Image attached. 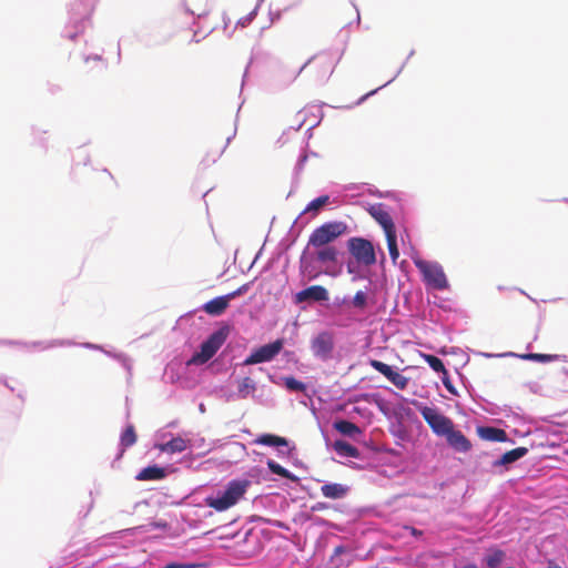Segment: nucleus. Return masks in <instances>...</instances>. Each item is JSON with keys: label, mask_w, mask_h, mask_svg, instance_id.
Instances as JSON below:
<instances>
[{"label": "nucleus", "mask_w": 568, "mask_h": 568, "mask_svg": "<svg viewBox=\"0 0 568 568\" xmlns=\"http://www.w3.org/2000/svg\"><path fill=\"white\" fill-rule=\"evenodd\" d=\"M252 483L247 478H234L204 498L205 506L219 513L225 511L242 500Z\"/></svg>", "instance_id": "nucleus-1"}, {"label": "nucleus", "mask_w": 568, "mask_h": 568, "mask_svg": "<svg viewBox=\"0 0 568 568\" xmlns=\"http://www.w3.org/2000/svg\"><path fill=\"white\" fill-rule=\"evenodd\" d=\"M98 0H70L69 1V23L74 31L65 30L64 37L74 40L79 33L83 32L90 23V17L94 10Z\"/></svg>", "instance_id": "nucleus-2"}, {"label": "nucleus", "mask_w": 568, "mask_h": 568, "mask_svg": "<svg viewBox=\"0 0 568 568\" xmlns=\"http://www.w3.org/2000/svg\"><path fill=\"white\" fill-rule=\"evenodd\" d=\"M414 264L422 274V280L428 290L444 291L449 287L443 266L436 261L415 258Z\"/></svg>", "instance_id": "nucleus-3"}, {"label": "nucleus", "mask_w": 568, "mask_h": 568, "mask_svg": "<svg viewBox=\"0 0 568 568\" xmlns=\"http://www.w3.org/2000/svg\"><path fill=\"white\" fill-rule=\"evenodd\" d=\"M229 334V326H222L214 331L204 342H202L200 351L192 355L190 363L202 365L209 362L224 344Z\"/></svg>", "instance_id": "nucleus-4"}, {"label": "nucleus", "mask_w": 568, "mask_h": 568, "mask_svg": "<svg viewBox=\"0 0 568 568\" xmlns=\"http://www.w3.org/2000/svg\"><path fill=\"white\" fill-rule=\"evenodd\" d=\"M414 405L436 436L445 437L455 427L454 422L437 408L416 400Z\"/></svg>", "instance_id": "nucleus-5"}, {"label": "nucleus", "mask_w": 568, "mask_h": 568, "mask_svg": "<svg viewBox=\"0 0 568 568\" xmlns=\"http://www.w3.org/2000/svg\"><path fill=\"white\" fill-rule=\"evenodd\" d=\"M347 225L342 221H332L316 227L310 235L307 245L313 247L329 246L328 244L343 235Z\"/></svg>", "instance_id": "nucleus-6"}, {"label": "nucleus", "mask_w": 568, "mask_h": 568, "mask_svg": "<svg viewBox=\"0 0 568 568\" xmlns=\"http://www.w3.org/2000/svg\"><path fill=\"white\" fill-rule=\"evenodd\" d=\"M347 248L357 263L371 266L376 263V254L372 242L361 236L348 239Z\"/></svg>", "instance_id": "nucleus-7"}, {"label": "nucleus", "mask_w": 568, "mask_h": 568, "mask_svg": "<svg viewBox=\"0 0 568 568\" xmlns=\"http://www.w3.org/2000/svg\"><path fill=\"white\" fill-rule=\"evenodd\" d=\"M284 341L277 338L268 344H264L254 348L251 354L243 361V366L268 363L273 361L283 349Z\"/></svg>", "instance_id": "nucleus-8"}, {"label": "nucleus", "mask_w": 568, "mask_h": 568, "mask_svg": "<svg viewBox=\"0 0 568 568\" xmlns=\"http://www.w3.org/2000/svg\"><path fill=\"white\" fill-rule=\"evenodd\" d=\"M329 298L327 290L322 285H312L298 291L293 296L295 305L303 303H324Z\"/></svg>", "instance_id": "nucleus-9"}, {"label": "nucleus", "mask_w": 568, "mask_h": 568, "mask_svg": "<svg viewBox=\"0 0 568 568\" xmlns=\"http://www.w3.org/2000/svg\"><path fill=\"white\" fill-rule=\"evenodd\" d=\"M300 273L308 281L316 280L323 273V266L313 256L310 245H306L301 254Z\"/></svg>", "instance_id": "nucleus-10"}, {"label": "nucleus", "mask_w": 568, "mask_h": 568, "mask_svg": "<svg viewBox=\"0 0 568 568\" xmlns=\"http://www.w3.org/2000/svg\"><path fill=\"white\" fill-rule=\"evenodd\" d=\"M0 345H18L23 346L29 351H45L54 347L74 346L75 342L71 339H51V341H38L32 343H24L13 339H0Z\"/></svg>", "instance_id": "nucleus-11"}, {"label": "nucleus", "mask_w": 568, "mask_h": 568, "mask_svg": "<svg viewBox=\"0 0 568 568\" xmlns=\"http://www.w3.org/2000/svg\"><path fill=\"white\" fill-rule=\"evenodd\" d=\"M312 352L315 357L327 361L334 351V339L329 332H321L312 339Z\"/></svg>", "instance_id": "nucleus-12"}, {"label": "nucleus", "mask_w": 568, "mask_h": 568, "mask_svg": "<svg viewBox=\"0 0 568 568\" xmlns=\"http://www.w3.org/2000/svg\"><path fill=\"white\" fill-rule=\"evenodd\" d=\"M369 365L379 374L384 375L398 389L406 388L408 378L396 372L393 366L378 359H371Z\"/></svg>", "instance_id": "nucleus-13"}, {"label": "nucleus", "mask_w": 568, "mask_h": 568, "mask_svg": "<svg viewBox=\"0 0 568 568\" xmlns=\"http://www.w3.org/2000/svg\"><path fill=\"white\" fill-rule=\"evenodd\" d=\"M254 444L275 447L277 448L278 456L290 455L295 449L294 446L292 448L288 447L290 442L287 438L271 433L261 434L254 439Z\"/></svg>", "instance_id": "nucleus-14"}, {"label": "nucleus", "mask_w": 568, "mask_h": 568, "mask_svg": "<svg viewBox=\"0 0 568 568\" xmlns=\"http://www.w3.org/2000/svg\"><path fill=\"white\" fill-rule=\"evenodd\" d=\"M371 216L382 226L385 234L396 231L395 223L387 212L385 204L375 203L367 209Z\"/></svg>", "instance_id": "nucleus-15"}, {"label": "nucleus", "mask_w": 568, "mask_h": 568, "mask_svg": "<svg viewBox=\"0 0 568 568\" xmlns=\"http://www.w3.org/2000/svg\"><path fill=\"white\" fill-rule=\"evenodd\" d=\"M312 59L307 60L297 71L282 70L273 77L271 87L273 90H281L287 88L293 83L301 72L308 65Z\"/></svg>", "instance_id": "nucleus-16"}, {"label": "nucleus", "mask_w": 568, "mask_h": 568, "mask_svg": "<svg viewBox=\"0 0 568 568\" xmlns=\"http://www.w3.org/2000/svg\"><path fill=\"white\" fill-rule=\"evenodd\" d=\"M447 445L456 453H468L471 449L470 440L462 430L455 427L445 436Z\"/></svg>", "instance_id": "nucleus-17"}, {"label": "nucleus", "mask_w": 568, "mask_h": 568, "mask_svg": "<svg viewBox=\"0 0 568 568\" xmlns=\"http://www.w3.org/2000/svg\"><path fill=\"white\" fill-rule=\"evenodd\" d=\"M528 454V448L526 447H516L511 450L506 452L499 458L493 462V467H506L508 468L510 465L515 464L523 457Z\"/></svg>", "instance_id": "nucleus-18"}, {"label": "nucleus", "mask_w": 568, "mask_h": 568, "mask_svg": "<svg viewBox=\"0 0 568 568\" xmlns=\"http://www.w3.org/2000/svg\"><path fill=\"white\" fill-rule=\"evenodd\" d=\"M477 435L488 442L506 443L510 440L504 429L494 426H478Z\"/></svg>", "instance_id": "nucleus-19"}, {"label": "nucleus", "mask_w": 568, "mask_h": 568, "mask_svg": "<svg viewBox=\"0 0 568 568\" xmlns=\"http://www.w3.org/2000/svg\"><path fill=\"white\" fill-rule=\"evenodd\" d=\"M315 248L316 251H312L313 256L322 266L337 263L338 251L334 246L324 245Z\"/></svg>", "instance_id": "nucleus-20"}, {"label": "nucleus", "mask_w": 568, "mask_h": 568, "mask_svg": "<svg viewBox=\"0 0 568 568\" xmlns=\"http://www.w3.org/2000/svg\"><path fill=\"white\" fill-rule=\"evenodd\" d=\"M162 453L176 454L183 453L190 447V440L180 436H173L169 442L155 446Z\"/></svg>", "instance_id": "nucleus-21"}, {"label": "nucleus", "mask_w": 568, "mask_h": 568, "mask_svg": "<svg viewBox=\"0 0 568 568\" xmlns=\"http://www.w3.org/2000/svg\"><path fill=\"white\" fill-rule=\"evenodd\" d=\"M349 487L339 483H326L321 487V493L328 499H342L346 497Z\"/></svg>", "instance_id": "nucleus-22"}, {"label": "nucleus", "mask_w": 568, "mask_h": 568, "mask_svg": "<svg viewBox=\"0 0 568 568\" xmlns=\"http://www.w3.org/2000/svg\"><path fill=\"white\" fill-rule=\"evenodd\" d=\"M229 303H230V301L225 294V295L217 296V297L210 300L202 306V308L209 315L220 316L229 307Z\"/></svg>", "instance_id": "nucleus-23"}, {"label": "nucleus", "mask_w": 568, "mask_h": 568, "mask_svg": "<svg viewBox=\"0 0 568 568\" xmlns=\"http://www.w3.org/2000/svg\"><path fill=\"white\" fill-rule=\"evenodd\" d=\"M166 476V471L159 465H151L138 473L136 480H160Z\"/></svg>", "instance_id": "nucleus-24"}, {"label": "nucleus", "mask_w": 568, "mask_h": 568, "mask_svg": "<svg viewBox=\"0 0 568 568\" xmlns=\"http://www.w3.org/2000/svg\"><path fill=\"white\" fill-rule=\"evenodd\" d=\"M334 428L344 436L356 437L362 433L361 428L347 419H338L334 423Z\"/></svg>", "instance_id": "nucleus-25"}, {"label": "nucleus", "mask_w": 568, "mask_h": 568, "mask_svg": "<svg viewBox=\"0 0 568 568\" xmlns=\"http://www.w3.org/2000/svg\"><path fill=\"white\" fill-rule=\"evenodd\" d=\"M333 447L336 454L342 457L358 458L359 456L358 449L346 440L337 439L335 440Z\"/></svg>", "instance_id": "nucleus-26"}, {"label": "nucleus", "mask_w": 568, "mask_h": 568, "mask_svg": "<svg viewBox=\"0 0 568 568\" xmlns=\"http://www.w3.org/2000/svg\"><path fill=\"white\" fill-rule=\"evenodd\" d=\"M266 465H267L268 470L274 475H277V476L288 479L291 481L298 480L297 476H295L293 473H291L288 469H286L285 467H283L282 465H280L278 463H276L273 459H267Z\"/></svg>", "instance_id": "nucleus-27"}, {"label": "nucleus", "mask_w": 568, "mask_h": 568, "mask_svg": "<svg viewBox=\"0 0 568 568\" xmlns=\"http://www.w3.org/2000/svg\"><path fill=\"white\" fill-rule=\"evenodd\" d=\"M505 552L498 548H491L484 557V561L488 568H498L504 561Z\"/></svg>", "instance_id": "nucleus-28"}, {"label": "nucleus", "mask_w": 568, "mask_h": 568, "mask_svg": "<svg viewBox=\"0 0 568 568\" xmlns=\"http://www.w3.org/2000/svg\"><path fill=\"white\" fill-rule=\"evenodd\" d=\"M523 359L526 361H532L537 363H550L558 361L560 358H566L565 355H557V354H541V353H526L519 356Z\"/></svg>", "instance_id": "nucleus-29"}, {"label": "nucleus", "mask_w": 568, "mask_h": 568, "mask_svg": "<svg viewBox=\"0 0 568 568\" xmlns=\"http://www.w3.org/2000/svg\"><path fill=\"white\" fill-rule=\"evenodd\" d=\"M256 383L251 377H244L239 381L236 396L237 398L244 399L251 393L255 392Z\"/></svg>", "instance_id": "nucleus-30"}, {"label": "nucleus", "mask_w": 568, "mask_h": 568, "mask_svg": "<svg viewBox=\"0 0 568 568\" xmlns=\"http://www.w3.org/2000/svg\"><path fill=\"white\" fill-rule=\"evenodd\" d=\"M415 51L412 50L409 53H408V57L407 59L402 63V65L398 68V70L395 72V74L386 82L384 83L383 85H381L379 88L375 89V90H372L371 92H368L367 94L363 95L356 104H361L363 103L368 97L371 95H374L375 93H377L381 89L385 88L386 85H388L389 83H392L400 73L402 71L404 70L407 61L414 55Z\"/></svg>", "instance_id": "nucleus-31"}, {"label": "nucleus", "mask_w": 568, "mask_h": 568, "mask_svg": "<svg viewBox=\"0 0 568 568\" xmlns=\"http://www.w3.org/2000/svg\"><path fill=\"white\" fill-rule=\"evenodd\" d=\"M106 356L111 357V358H114L116 359L121 365L122 367L129 373L131 374V369H132V359L124 353H116V352H112V351H106L103 348L102 351Z\"/></svg>", "instance_id": "nucleus-32"}, {"label": "nucleus", "mask_w": 568, "mask_h": 568, "mask_svg": "<svg viewBox=\"0 0 568 568\" xmlns=\"http://www.w3.org/2000/svg\"><path fill=\"white\" fill-rule=\"evenodd\" d=\"M136 442V435L133 425H128L120 436V446L128 448Z\"/></svg>", "instance_id": "nucleus-33"}, {"label": "nucleus", "mask_w": 568, "mask_h": 568, "mask_svg": "<svg viewBox=\"0 0 568 568\" xmlns=\"http://www.w3.org/2000/svg\"><path fill=\"white\" fill-rule=\"evenodd\" d=\"M389 433L392 436H394L398 440H408L409 439L408 432H407L405 425L403 424V422H400V420H397L396 423H393L389 426Z\"/></svg>", "instance_id": "nucleus-34"}, {"label": "nucleus", "mask_w": 568, "mask_h": 568, "mask_svg": "<svg viewBox=\"0 0 568 568\" xmlns=\"http://www.w3.org/2000/svg\"><path fill=\"white\" fill-rule=\"evenodd\" d=\"M423 358L434 372L442 374L446 371L444 362L439 357L433 354H423Z\"/></svg>", "instance_id": "nucleus-35"}, {"label": "nucleus", "mask_w": 568, "mask_h": 568, "mask_svg": "<svg viewBox=\"0 0 568 568\" xmlns=\"http://www.w3.org/2000/svg\"><path fill=\"white\" fill-rule=\"evenodd\" d=\"M329 203L328 195H321L314 200H312L305 207L304 212H313L318 213L323 206Z\"/></svg>", "instance_id": "nucleus-36"}, {"label": "nucleus", "mask_w": 568, "mask_h": 568, "mask_svg": "<svg viewBox=\"0 0 568 568\" xmlns=\"http://www.w3.org/2000/svg\"><path fill=\"white\" fill-rule=\"evenodd\" d=\"M385 236H386V241H387L389 256L393 260V262H396V260L399 256L396 231H394L393 233H389V234H385Z\"/></svg>", "instance_id": "nucleus-37"}, {"label": "nucleus", "mask_w": 568, "mask_h": 568, "mask_svg": "<svg viewBox=\"0 0 568 568\" xmlns=\"http://www.w3.org/2000/svg\"><path fill=\"white\" fill-rule=\"evenodd\" d=\"M283 382L285 387L291 392L304 393L306 390V385L294 376H285L283 377Z\"/></svg>", "instance_id": "nucleus-38"}, {"label": "nucleus", "mask_w": 568, "mask_h": 568, "mask_svg": "<svg viewBox=\"0 0 568 568\" xmlns=\"http://www.w3.org/2000/svg\"><path fill=\"white\" fill-rule=\"evenodd\" d=\"M352 304L354 307L364 310L367 306V295L364 291H357L354 297L352 298Z\"/></svg>", "instance_id": "nucleus-39"}, {"label": "nucleus", "mask_w": 568, "mask_h": 568, "mask_svg": "<svg viewBox=\"0 0 568 568\" xmlns=\"http://www.w3.org/2000/svg\"><path fill=\"white\" fill-rule=\"evenodd\" d=\"M440 375H442L440 376L442 383L445 386V388L447 389V392L449 394H452L453 396H457L458 392H457L456 387L454 386V384H453V382H452V379L449 377L448 371L446 369Z\"/></svg>", "instance_id": "nucleus-40"}, {"label": "nucleus", "mask_w": 568, "mask_h": 568, "mask_svg": "<svg viewBox=\"0 0 568 568\" xmlns=\"http://www.w3.org/2000/svg\"><path fill=\"white\" fill-rule=\"evenodd\" d=\"M261 2L262 1L257 0V6L248 14H246L245 17L239 19L236 26L245 28L248 24H251V22L255 19V17L257 14L258 6H260Z\"/></svg>", "instance_id": "nucleus-41"}, {"label": "nucleus", "mask_w": 568, "mask_h": 568, "mask_svg": "<svg viewBox=\"0 0 568 568\" xmlns=\"http://www.w3.org/2000/svg\"><path fill=\"white\" fill-rule=\"evenodd\" d=\"M32 133L38 143L47 149V139L44 135L47 134V130H40L38 128H32Z\"/></svg>", "instance_id": "nucleus-42"}, {"label": "nucleus", "mask_w": 568, "mask_h": 568, "mask_svg": "<svg viewBox=\"0 0 568 568\" xmlns=\"http://www.w3.org/2000/svg\"><path fill=\"white\" fill-rule=\"evenodd\" d=\"M248 288H250V283L243 284L235 291L226 294V296H227L229 301L234 300L237 296L244 295L248 291Z\"/></svg>", "instance_id": "nucleus-43"}, {"label": "nucleus", "mask_w": 568, "mask_h": 568, "mask_svg": "<svg viewBox=\"0 0 568 568\" xmlns=\"http://www.w3.org/2000/svg\"><path fill=\"white\" fill-rule=\"evenodd\" d=\"M307 158H308V156H307V154H306V153H303V154H301V155L298 156L297 162H296V165H295V169H294L295 174H300V173L303 171L304 165H305V163H306V161H307Z\"/></svg>", "instance_id": "nucleus-44"}, {"label": "nucleus", "mask_w": 568, "mask_h": 568, "mask_svg": "<svg viewBox=\"0 0 568 568\" xmlns=\"http://www.w3.org/2000/svg\"><path fill=\"white\" fill-rule=\"evenodd\" d=\"M283 12H285L284 8L277 9V10L270 9V13H268L270 14V24H273V23L280 21Z\"/></svg>", "instance_id": "nucleus-45"}, {"label": "nucleus", "mask_w": 568, "mask_h": 568, "mask_svg": "<svg viewBox=\"0 0 568 568\" xmlns=\"http://www.w3.org/2000/svg\"><path fill=\"white\" fill-rule=\"evenodd\" d=\"M351 549L345 545H338L334 548L333 555L331 557V561H333L336 557L349 552Z\"/></svg>", "instance_id": "nucleus-46"}, {"label": "nucleus", "mask_w": 568, "mask_h": 568, "mask_svg": "<svg viewBox=\"0 0 568 568\" xmlns=\"http://www.w3.org/2000/svg\"><path fill=\"white\" fill-rule=\"evenodd\" d=\"M306 110H302L297 113V126H291V129L295 130V131H298L303 124L305 123V120H306V114H305Z\"/></svg>", "instance_id": "nucleus-47"}, {"label": "nucleus", "mask_w": 568, "mask_h": 568, "mask_svg": "<svg viewBox=\"0 0 568 568\" xmlns=\"http://www.w3.org/2000/svg\"><path fill=\"white\" fill-rule=\"evenodd\" d=\"M82 346L84 348H88V349H94V351H103V346L101 345H98V344H93V343H89V342H85V343H81V344H77L74 346Z\"/></svg>", "instance_id": "nucleus-48"}, {"label": "nucleus", "mask_w": 568, "mask_h": 568, "mask_svg": "<svg viewBox=\"0 0 568 568\" xmlns=\"http://www.w3.org/2000/svg\"><path fill=\"white\" fill-rule=\"evenodd\" d=\"M148 526L154 528V529H162L165 530L168 528V524L165 521H153L149 524Z\"/></svg>", "instance_id": "nucleus-49"}, {"label": "nucleus", "mask_w": 568, "mask_h": 568, "mask_svg": "<svg viewBox=\"0 0 568 568\" xmlns=\"http://www.w3.org/2000/svg\"><path fill=\"white\" fill-rule=\"evenodd\" d=\"M346 267H347V272H348L349 274H354V275H356V274H357V266H356V264H355L354 262H348V263H347V265H346ZM358 277H359V276H354V278H353V280H356V278H358Z\"/></svg>", "instance_id": "nucleus-50"}, {"label": "nucleus", "mask_w": 568, "mask_h": 568, "mask_svg": "<svg viewBox=\"0 0 568 568\" xmlns=\"http://www.w3.org/2000/svg\"><path fill=\"white\" fill-rule=\"evenodd\" d=\"M191 565L179 564V562H169L163 568H191Z\"/></svg>", "instance_id": "nucleus-51"}, {"label": "nucleus", "mask_w": 568, "mask_h": 568, "mask_svg": "<svg viewBox=\"0 0 568 568\" xmlns=\"http://www.w3.org/2000/svg\"><path fill=\"white\" fill-rule=\"evenodd\" d=\"M379 450L384 452L386 454L393 455V456H398L399 455V453L397 450H395L394 448L383 447Z\"/></svg>", "instance_id": "nucleus-52"}, {"label": "nucleus", "mask_w": 568, "mask_h": 568, "mask_svg": "<svg viewBox=\"0 0 568 568\" xmlns=\"http://www.w3.org/2000/svg\"><path fill=\"white\" fill-rule=\"evenodd\" d=\"M224 397H225L226 402H232V400L239 399L236 396V393H225Z\"/></svg>", "instance_id": "nucleus-53"}, {"label": "nucleus", "mask_w": 568, "mask_h": 568, "mask_svg": "<svg viewBox=\"0 0 568 568\" xmlns=\"http://www.w3.org/2000/svg\"><path fill=\"white\" fill-rule=\"evenodd\" d=\"M235 134H236V128L234 129L233 134H232V135H230V136H227L226 142H225V145H224V148H223L222 152H223V151L225 150V148L231 143V141L233 140V138L235 136Z\"/></svg>", "instance_id": "nucleus-54"}, {"label": "nucleus", "mask_w": 568, "mask_h": 568, "mask_svg": "<svg viewBox=\"0 0 568 568\" xmlns=\"http://www.w3.org/2000/svg\"><path fill=\"white\" fill-rule=\"evenodd\" d=\"M481 355L487 358L503 356L501 354H491V353H481Z\"/></svg>", "instance_id": "nucleus-55"}, {"label": "nucleus", "mask_w": 568, "mask_h": 568, "mask_svg": "<svg viewBox=\"0 0 568 568\" xmlns=\"http://www.w3.org/2000/svg\"><path fill=\"white\" fill-rule=\"evenodd\" d=\"M347 303V298L344 297L343 300H339L338 297H336V305H341V304H345Z\"/></svg>", "instance_id": "nucleus-56"}, {"label": "nucleus", "mask_w": 568, "mask_h": 568, "mask_svg": "<svg viewBox=\"0 0 568 568\" xmlns=\"http://www.w3.org/2000/svg\"><path fill=\"white\" fill-rule=\"evenodd\" d=\"M90 59L91 60H100L101 58H100V55H92V57L89 55V57L85 58V62H88Z\"/></svg>", "instance_id": "nucleus-57"}, {"label": "nucleus", "mask_w": 568, "mask_h": 568, "mask_svg": "<svg viewBox=\"0 0 568 568\" xmlns=\"http://www.w3.org/2000/svg\"><path fill=\"white\" fill-rule=\"evenodd\" d=\"M324 507H325V506H324L323 504L318 503L317 505H315V506L313 507V509H314V510H321V509H323Z\"/></svg>", "instance_id": "nucleus-58"}, {"label": "nucleus", "mask_w": 568, "mask_h": 568, "mask_svg": "<svg viewBox=\"0 0 568 568\" xmlns=\"http://www.w3.org/2000/svg\"><path fill=\"white\" fill-rule=\"evenodd\" d=\"M2 383L6 385V387H8L11 392H14V388L12 385H9L7 379H3Z\"/></svg>", "instance_id": "nucleus-59"}, {"label": "nucleus", "mask_w": 568, "mask_h": 568, "mask_svg": "<svg viewBox=\"0 0 568 568\" xmlns=\"http://www.w3.org/2000/svg\"><path fill=\"white\" fill-rule=\"evenodd\" d=\"M2 383L6 385V387H8L11 392H14V388L12 385H9L7 379H3Z\"/></svg>", "instance_id": "nucleus-60"}, {"label": "nucleus", "mask_w": 568, "mask_h": 568, "mask_svg": "<svg viewBox=\"0 0 568 568\" xmlns=\"http://www.w3.org/2000/svg\"><path fill=\"white\" fill-rule=\"evenodd\" d=\"M412 535L414 536H420L422 531L417 530L416 528H412Z\"/></svg>", "instance_id": "nucleus-61"}, {"label": "nucleus", "mask_w": 568, "mask_h": 568, "mask_svg": "<svg viewBox=\"0 0 568 568\" xmlns=\"http://www.w3.org/2000/svg\"><path fill=\"white\" fill-rule=\"evenodd\" d=\"M192 41H193V42H196V43L201 41V39H200V38H197V32H196V31H195V32H194V34H193Z\"/></svg>", "instance_id": "nucleus-62"}, {"label": "nucleus", "mask_w": 568, "mask_h": 568, "mask_svg": "<svg viewBox=\"0 0 568 568\" xmlns=\"http://www.w3.org/2000/svg\"><path fill=\"white\" fill-rule=\"evenodd\" d=\"M199 410H200L202 414H203V413H205V410H206V409H205V405H204L203 403H201V404L199 405Z\"/></svg>", "instance_id": "nucleus-63"}, {"label": "nucleus", "mask_w": 568, "mask_h": 568, "mask_svg": "<svg viewBox=\"0 0 568 568\" xmlns=\"http://www.w3.org/2000/svg\"><path fill=\"white\" fill-rule=\"evenodd\" d=\"M463 568H478L475 564L465 565Z\"/></svg>", "instance_id": "nucleus-64"}]
</instances>
